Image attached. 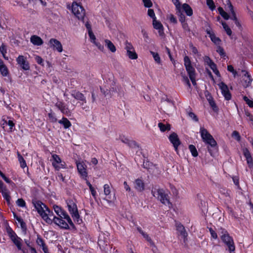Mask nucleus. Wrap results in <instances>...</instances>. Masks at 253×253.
Returning <instances> with one entry per match:
<instances>
[{
    "mask_svg": "<svg viewBox=\"0 0 253 253\" xmlns=\"http://www.w3.org/2000/svg\"><path fill=\"white\" fill-rule=\"evenodd\" d=\"M36 243L39 246L42 248L45 245L43 240L39 236H38L37 238Z\"/></svg>",
    "mask_w": 253,
    "mask_h": 253,
    "instance_id": "obj_56",
    "label": "nucleus"
},
{
    "mask_svg": "<svg viewBox=\"0 0 253 253\" xmlns=\"http://www.w3.org/2000/svg\"><path fill=\"white\" fill-rule=\"evenodd\" d=\"M104 44L106 47L112 53H115L116 50V47L114 43L109 40H104Z\"/></svg>",
    "mask_w": 253,
    "mask_h": 253,
    "instance_id": "obj_30",
    "label": "nucleus"
},
{
    "mask_svg": "<svg viewBox=\"0 0 253 253\" xmlns=\"http://www.w3.org/2000/svg\"><path fill=\"white\" fill-rule=\"evenodd\" d=\"M223 29L226 31L227 34L229 36H231L232 34V31L230 28L228 27V26L226 24L225 22L222 21L221 22Z\"/></svg>",
    "mask_w": 253,
    "mask_h": 253,
    "instance_id": "obj_44",
    "label": "nucleus"
},
{
    "mask_svg": "<svg viewBox=\"0 0 253 253\" xmlns=\"http://www.w3.org/2000/svg\"><path fill=\"white\" fill-rule=\"evenodd\" d=\"M52 208L54 212L58 216L64 218V219L67 221L70 225H73V223L69 215L63 209H62L61 207L57 205H54Z\"/></svg>",
    "mask_w": 253,
    "mask_h": 253,
    "instance_id": "obj_10",
    "label": "nucleus"
},
{
    "mask_svg": "<svg viewBox=\"0 0 253 253\" xmlns=\"http://www.w3.org/2000/svg\"><path fill=\"white\" fill-rule=\"evenodd\" d=\"M50 161L52 162V166L56 170L66 168L65 163L62 161L60 157L56 154H53L52 155Z\"/></svg>",
    "mask_w": 253,
    "mask_h": 253,
    "instance_id": "obj_8",
    "label": "nucleus"
},
{
    "mask_svg": "<svg viewBox=\"0 0 253 253\" xmlns=\"http://www.w3.org/2000/svg\"><path fill=\"white\" fill-rule=\"evenodd\" d=\"M189 149L193 157H197L198 155V152L196 147L193 145H190L189 146Z\"/></svg>",
    "mask_w": 253,
    "mask_h": 253,
    "instance_id": "obj_45",
    "label": "nucleus"
},
{
    "mask_svg": "<svg viewBox=\"0 0 253 253\" xmlns=\"http://www.w3.org/2000/svg\"><path fill=\"white\" fill-rule=\"evenodd\" d=\"M125 49L126 50V55L129 59L135 60L138 58V55L135 51L134 48L130 43L126 42Z\"/></svg>",
    "mask_w": 253,
    "mask_h": 253,
    "instance_id": "obj_13",
    "label": "nucleus"
},
{
    "mask_svg": "<svg viewBox=\"0 0 253 253\" xmlns=\"http://www.w3.org/2000/svg\"><path fill=\"white\" fill-rule=\"evenodd\" d=\"M71 9L72 13L79 20L84 21L85 16V10L84 7L76 1L73 2Z\"/></svg>",
    "mask_w": 253,
    "mask_h": 253,
    "instance_id": "obj_4",
    "label": "nucleus"
},
{
    "mask_svg": "<svg viewBox=\"0 0 253 253\" xmlns=\"http://www.w3.org/2000/svg\"><path fill=\"white\" fill-rule=\"evenodd\" d=\"M232 136L237 141H240V136L239 135V133L237 131H234L232 133Z\"/></svg>",
    "mask_w": 253,
    "mask_h": 253,
    "instance_id": "obj_60",
    "label": "nucleus"
},
{
    "mask_svg": "<svg viewBox=\"0 0 253 253\" xmlns=\"http://www.w3.org/2000/svg\"><path fill=\"white\" fill-rule=\"evenodd\" d=\"M182 9L187 16H190L193 14V10L191 7L187 3H184L181 6V9Z\"/></svg>",
    "mask_w": 253,
    "mask_h": 253,
    "instance_id": "obj_34",
    "label": "nucleus"
},
{
    "mask_svg": "<svg viewBox=\"0 0 253 253\" xmlns=\"http://www.w3.org/2000/svg\"><path fill=\"white\" fill-rule=\"evenodd\" d=\"M169 138L170 142L172 144L175 150L177 151L178 147L180 144L178 135L176 133L173 132L169 136Z\"/></svg>",
    "mask_w": 253,
    "mask_h": 253,
    "instance_id": "obj_20",
    "label": "nucleus"
},
{
    "mask_svg": "<svg viewBox=\"0 0 253 253\" xmlns=\"http://www.w3.org/2000/svg\"><path fill=\"white\" fill-rule=\"evenodd\" d=\"M152 25L153 28L158 31L159 35L160 36H163L164 35V28L161 22L157 20L156 19L152 21Z\"/></svg>",
    "mask_w": 253,
    "mask_h": 253,
    "instance_id": "obj_21",
    "label": "nucleus"
},
{
    "mask_svg": "<svg viewBox=\"0 0 253 253\" xmlns=\"http://www.w3.org/2000/svg\"><path fill=\"white\" fill-rule=\"evenodd\" d=\"M207 4L209 8L212 11H213L215 8L213 0H207Z\"/></svg>",
    "mask_w": 253,
    "mask_h": 253,
    "instance_id": "obj_49",
    "label": "nucleus"
},
{
    "mask_svg": "<svg viewBox=\"0 0 253 253\" xmlns=\"http://www.w3.org/2000/svg\"><path fill=\"white\" fill-rule=\"evenodd\" d=\"M204 61L205 64L210 66L211 64L214 63L209 56H205L204 57Z\"/></svg>",
    "mask_w": 253,
    "mask_h": 253,
    "instance_id": "obj_55",
    "label": "nucleus"
},
{
    "mask_svg": "<svg viewBox=\"0 0 253 253\" xmlns=\"http://www.w3.org/2000/svg\"><path fill=\"white\" fill-rule=\"evenodd\" d=\"M227 70L228 71L231 72L234 77L236 76L237 72L234 70V68L232 65H228L227 66Z\"/></svg>",
    "mask_w": 253,
    "mask_h": 253,
    "instance_id": "obj_61",
    "label": "nucleus"
},
{
    "mask_svg": "<svg viewBox=\"0 0 253 253\" xmlns=\"http://www.w3.org/2000/svg\"><path fill=\"white\" fill-rule=\"evenodd\" d=\"M1 125L3 128L8 126L9 128L7 131L8 132H12L14 129L15 124L13 121L10 120H7L5 119H3Z\"/></svg>",
    "mask_w": 253,
    "mask_h": 253,
    "instance_id": "obj_23",
    "label": "nucleus"
},
{
    "mask_svg": "<svg viewBox=\"0 0 253 253\" xmlns=\"http://www.w3.org/2000/svg\"><path fill=\"white\" fill-rule=\"evenodd\" d=\"M60 124L63 125L65 128H68L71 126V124L70 121L66 118H63L61 120L58 121Z\"/></svg>",
    "mask_w": 253,
    "mask_h": 253,
    "instance_id": "obj_36",
    "label": "nucleus"
},
{
    "mask_svg": "<svg viewBox=\"0 0 253 253\" xmlns=\"http://www.w3.org/2000/svg\"><path fill=\"white\" fill-rule=\"evenodd\" d=\"M0 192L2 195L3 197L6 201L8 204H10L11 198L9 195V191L8 190L5 188L0 190Z\"/></svg>",
    "mask_w": 253,
    "mask_h": 253,
    "instance_id": "obj_33",
    "label": "nucleus"
},
{
    "mask_svg": "<svg viewBox=\"0 0 253 253\" xmlns=\"http://www.w3.org/2000/svg\"><path fill=\"white\" fill-rule=\"evenodd\" d=\"M0 52H1V53L2 54L3 58L5 59H6V60H8V57L6 56V52H7L6 48V46L4 44H2L0 46Z\"/></svg>",
    "mask_w": 253,
    "mask_h": 253,
    "instance_id": "obj_42",
    "label": "nucleus"
},
{
    "mask_svg": "<svg viewBox=\"0 0 253 253\" xmlns=\"http://www.w3.org/2000/svg\"><path fill=\"white\" fill-rule=\"evenodd\" d=\"M104 194L105 196L104 200H105L109 205L114 203L116 200V197L114 193L111 192V189L108 184L104 185Z\"/></svg>",
    "mask_w": 253,
    "mask_h": 253,
    "instance_id": "obj_9",
    "label": "nucleus"
},
{
    "mask_svg": "<svg viewBox=\"0 0 253 253\" xmlns=\"http://www.w3.org/2000/svg\"><path fill=\"white\" fill-rule=\"evenodd\" d=\"M216 51L222 56H225V53L224 51V50L222 48H221L219 45H218L217 47Z\"/></svg>",
    "mask_w": 253,
    "mask_h": 253,
    "instance_id": "obj_58",
    "label": "nucleus"
},
{
    "mask_svg": "<svg viewBox=\"0 0 253 253\" xmlns=\"http://www.w3.org/2000/svg\"><path fill=\"white\" fill-rule=\"evenodd\" d=\"M48 116L49 118V120L51 123H55L57 121V119L56 118L55 115L54 113L52 112H50L48 113Z\"/></svg>",
    "mask_w": 253,
    "mask_h": 253,
    "instance_id": "obj_48",
    "label": "nucleus"
},
{
    "mask_svg": "<svg viewBox=\"0 0 253 253\" xmlns=\"http://www.w3.org/2000/svg\"><path fill=\"white\" fill-rule=\"evenodd\" d=\"M68 210L74 220L79 222V214L77 207L75 202L72 200H69L66 201Z\"/></svg>",
    "mask_w": 253,
    "mask_h": 253,
    "instance_id": "obj_7",
    "label": "nucleus"
},
{
    "mask_svg": "<svg viewBox=\"0 0 253 253\" xmlns=\"http://www.w3.org/2000/svg\"><path fill=\"white\" fill-rule=\"evenodd\" d=\"M158 126L162 132L169 131L170 129V126L169 124H165L162 123H159Z\"/></svg>",
    "mask_w": 253,
    "mask_h": 253,
    "instance_id": "obj_35",
    "label": "nucleus"
},
{
    "mask_svg": "<svg viewBox=\"0 0 253 253\" xmlns=\"http://www.w3.org/2000/svg\"><path fill=\"white\" fill-rule=\"evenodd\" d=\"M181 76L183 78V81L185 82V83L188 86H190L191 84L190 83V81L188 78V77L185 76V75H183L182 73H181Z\"/></svg>",
    "mask_w": 253,
    "mask_h": 253,
    "instance_id": "obj_57",
    "label": "nucleus"
},
{
    "mask_svg": "<svg viewBox=\"0 0 253 253\" xmlns=\"http://www.w3.org/2000/svg\"><path fill=\"white\" fill-rule=\"evenodd\" d=\"M152 193L154 197L159 200L163 204L171 209L172 207V204L169 199V192L163 189H155L152 190Z\"/></svg>",
    "mask_w": 253,
    "mask_h": 253,
    "instance_id": "obj_2",
    "label": "nucleus"
},
{
    "mask_svg": "<svg viewBox=\"0 0 253 253\" xmlns=\"http://www.w3.org/2000/svg\"><path fill=\"white\" fill-rule=\"evenodd\" d=\"M242 150L244 156L246 159V161L249 167H252L253 165V159L248 149H247V148H243Z\"/></svg>",
    "mask_w": 253,
    "mask_h": 253,
    "instance_id": "obj_24",
    "label": "nucleus"
},
{
    "mask_svg": "<svg viewBox=\"0 0 253 253\" xmlns=\"http://www.w3.org/2000/svg\"><path fill=\"white\" fill-rule=\"evenodd\" d=\"M176 227L177 231L178 232V234L181 236V237L185 240L187 234L184 226L180 223H177L176 224Z\"/></svg>",
    "mask_w": 253,
    "mask_h": 253,
    "instance_id": "obj_28",
    "label": "nucleus"
},
{
    "mask_svg": "<svg viewBox=\"0 0 253 253\" xmlns=\"http://www.w3.org/2000/svg\"><path fill=\"white\" fill-rule=\"evenodd\" d=\"M35 59L38 64L43 66V60L41 56L37 55H35Z\"/></svg>",
    "mask_w": 253,
    "mask_h": 253,
    "instance_id": "obj_52",
    "label": "nucleus"
},
{
    "mask_svg": "<svg viewBox=\"0 0 253 253\" xmlns=\"http://www.w3.org/2000/svg\"><path fill=\"white\" fill-rule=\"evenodd\" d=\"M76 165L78 170L81 176L84 178L86 177L87 175L86 166L84 162L81 160H79L76 161Z\"/></svg>",
    "mask_w": 253,
    "mask_h": 253,
    "instance_id": "obj_15",
    "label": "nucleus"
},
{
    "mask_svg": "<svg viewBox=\"0 0 253 253\" xmlns=\"http://www.w3.org/2000/svg\"><path fill=\"white\" fill-rule=\"evenodd\" d=\"M88 34L90 42L93 43L99 50L101 51H103L104 50V46L102 45L99 42L96 41L95 36L94 35L93 32L90 31L88 33Z\"/></svg>",
    "mask_w": 253,
    "mask_h": 253,
    "instance_id": "obj_18",
    "label": "nucleus"
},
{
    "mask_svg": "<svg viewBox=\"0 0 253 253\" xmlns=\"http://www.w3.org/2000/svg\"><path fill=\"white\" fill-rule=\"evenodd\" d=\"M210 68L212 70L213 72L217 76L220 77V75L219 72L217 69L216 65L214 63H213L210 66Z\"/></svg>",
    "mask_w": 253,
    "mask_h": 253,
    "instance_id": "obj_43",
    "label": "nucleus"
},
{
    "mask_svg": "<svg viewBox=\"0 0 253 253\" xmlns=\"http://www.w3.org/2000/svg\"><path fill=\"white\" fill-rule=\"evenodd\" d=\"M244 100L246 101V103L250 107H253V101L249 99L247 97L244 96Z\"/></svg>",
    "mask_w": 253,
    "mask_h": 253,
    "instance_id": "obj_59",
    "label": "nucleus"
},
{
    "mask_svg": "<svg viewBox=\"0 0 253 253\" xmlns=\"http://www.w3.org/2000/svg\"><path fill=\"white\" fill-rule=\"evenodd\" d=\"M0 73L3 77H7L9 75L8 69L1 59H0Z\"/></svg>",
    "mask_w": 253,
    "mask_h": 253,
    "instance_id": "obj_29",
    "label": "nucleus"
},
{
    "mask_svg": "<svg viewBox=\"0 0 253 253\" xmlns=\"http://www.w3.org/2000/svg\"><path fill=\"white\" fill-rule=\"evenodd\" d=\"M17 157L21 167L23 169H24L25 168L27 167L26 161L19 152H17Z\"/></svg>",
    "mask_w": 253,
    "mask_h": 253,
    "instance_id": "obj_37",
    "label": "nucleus"
},
{
    "mask_svg": "<svg viewBox=\"0 0 253 253\" xmlns=\"http://www.w3.org/2000/svg\"><path fill=\"white\" fill-rule=\"evenodd\" d=\"M176 13L177 15L179 16V21L181 22V23L182 24L185 23V17L184 15L182 13L181 11L179 13V10H177Z\"/></svg>",
    "mask_w": 253,
    "mask_h": 253,
    "instance_id": "obj_53",
    "label": "nucleus"
},
{
    "mask_svg": "<svg viewBox=\"0 0 253 253\" xmlns=\"http://www.w3.org/2000/svg\"><path fill=\"white\" fill-rule=\"evenodd\" d=\"M167 18L171 23L175 24H176L177 22L176 17L172 14H171V13L168 14L167 15Z\"/></svg>",
    "mask_w": 253,
    "mask_h": 253,
    "instance_id": "obj_41",
    "label": "nucleus"
},
{
    "mask_svg": "<svg viewBox=\"0 0 253 253\" xmlns=\"http://www.w3.org/2000/svg\"><path fill=\"white\" fill-rule=\"evenodd\" d=\"M206 32L211 38V41L216 45H220L221 40L219 38L216 37L212 30L211 29H207Z\"/></svg>",
    "mask_w": 253,
    "mask_h": 253,
    "instance_id": "obj_22",
    "label": "nucleus"
},
{
    "mask_svg": "<svg viewBox=\"0 0 253 253\" xmlns=\"http://www.w3.org/2000/svg\"><path fill=\"white\" fill-rule=\"evenodd\" d=\"M218 86L225 99L227 100H230L231 98V95L228 86L222 82L218 84Z\"/></svg>",
    "mask_w": 253,
    "mask_h": 253,
    "instance_id": "obj_16",
    "label": "nucleus"
},
{
    "mask_svg": "<svg viewBox=\"0 0 253 253\" xmlns=\"http://www.w3.org/2000/svg\"><path fill=\"white\" fill-rule=\"evenodd\" d=\"M200 133L203 141L205 143L212 147L216 146L217 143L216 141L206 128L203 127H201Z\"/></svg>",
    "mask_w": 253,
    "mask_h": 253,
    "instance_id": "obj_5",
    "label": "nucleus"
},
{
    "mask_svg": "<svg viewBox=\"0 0 253 253\" xmlns=\"http://www.w3.org/2000/svg\"><path fill=\"white\" fill-rule=\"evenodd\" d=\"M137 230L143 236V237L146 239V240H147L148 241H151V238L148 236V235L144 233L140 228H137Z\"/></svg>",
    "mask_w": 253,
    "mask_h": 253,
    "instance_id": "obj_51",
    "label": "nucleus"
},
{
    "mask_svg": "<svg viewBox=\"0 0 253 253\" xmlns=\"http://www.w3.org/2000/svg\"><path fill=\"white\" fill-rule=\"evenodd\" d=\"M123 141L125 143H128L129 146L132 148H138L139 147L137 143L133 140H129L128 139L126 138L125 140H123Z\"/></svg>",
    "mask_w": 253,
    "mask_h": 253,
    "instance_id": "obj_38",
    "label": "nucleus"
},
{
    "mask_svg": "<svg viewBox=\"0 0 253 253\" xmlns=\"http://www.w3.org/2000/svg\"><path fill=\"white\" fill-rule=\"evenodd\" d=\"M30 40V42L35 46H41L43 43L42 38L37 35H32Z\"/></svg>",
    "mask_w": 253,
    "mask_h": 253,
    "instance_id": "obj_25",
    "label": "nucleus"
},
{
    "mask_svg": "<svg viewBox=\"0 0 253 253\" xmlns=\"http://www.w3.org/2000/svg\"><path fill=\"white\" fill-rule=\"evenodd\" d=\"M49 45L50 47L54 50H57L59 52L63 51V47L61 43L57 40L52 38L49 41Z\"/></svg>",
    "mask_w": 253,
    "mask_h": 253,
    "instance_id": "obj_17",
    "label": "nucleus"
},
{
    "mask_svg": "<svg viewBox=\"0 0 253 253\" xmlns=\"http://www.w3.org/2000/svg\"><path fill=\"white\" fill-rule=\"evenodd\" d=\"M222 241L228 246L230 252L235 250V247L233 239L229 236L226 231H225L221 237Z\"/></svg>",
    "mask_w": 253,
    "mask_h": 253,
    "instance_id": "obj_11",
    "label": "nucleus"
},
{
    "mask_svg": "<svg viewBox=\"0 0 253 253\" xmlns=\"http://www.w3.org/2000/svg\"><path fill=\"white\" fill-rule=\"evenodd\" d=\"M150 53L152 55L155 61L157 63H158L159 64H161V58H160L159 54L157 52H154L152 51H150Z\"/></svg>",
    "mask_w": 253,
    "mask_h": 253,
    "instance_id": "obj_39",
    "label": "nucleus"
},
{
    "mask_svg": "<svg viewBox=\"0 0 253 253\" xmlns=\"http://www.w3.org/2000/svg\"><path fill=\"white\" fill-rule=\"evenodd\" d=\"M218 11L219 14L221 15V16L225 20H228L229 18V16L228 14V13L224 11V10L222 7H218Z\"/></svg>",
    "mask_w": 253,
    "mask_h": 253,
    "instance_id": "obj_40",
    "label": "nucleus"
},
{
    "mask_svg": "<svg viewBox=\"0 0 253 253\" xmlns=\"http://www.w3.org/2000/svg\"><path fill=\"white\" fill-rule=\"evenodd\" d=\"M144 6L145 8H151L153 6L151 0H142Z\"/></svg>",
    "mask_w": 253,
    "mask_h": 253,
    "instance_id": "obj_46",
    "label": "nucleus"
},
{
    "mask_svg": "<svg viewBox=\"0 0 253 253\" xmlns=\"http://www.w3.org/2000/svg\"><path fill=\"white\" fill-rule=\"evenodd\" d=\"M16 204L18 206L21 208H24L26 206V203L25 201L21 198L18 199L16 201Z\"/></svg>",
    "mask_w": 253,
    "mask_h": 253,
    "instance_id": "obj_50",
    "label": "nucleus"
},
{
    "mask_svg": "<svg viewBox=\"0 0 253 253\" xmlns=\"http://www.w3.org/2000/svg\"><path fill=\"white\" fill-rule=\"evenodd\" d=\"M184 65L187 74L191 81L193 84L195 85L196 73L194 67L192 65V63L189 57L185 56L184 57Z\"/></svg>",
    "mask_w": 253,
    "mask_h": 253,
    "instance_id": "obj_3",
    "label": "nucleus"
},
{
    "mask_svg": "<svg viewBox=\"0 0 253 253\" xmlns=\"http://www.w3.org/2000/svg\"><path fill=\"white\" fill-rule=\"evenodd\" d=\"M72 96L75 99L82 101L83 102L81 105H83L86 103V99L84 94L78 91H74L72 93Z\"/></svg>",
    "mask_w": 253,
    "mask_h": 253,
    "instance_id": "obj_31",
    "label": "nucleus"
},
{
    "mask_svg": "<svg viewBox=\"0 0 253 253\" xmlns=\"http://www.w3.org/2000/svg\"><path fill=\"white\" fill-rule=\"evenodd\" d=\"M16 62L18 65L24 70L28 71L30 70V65L27 60L26 57L23 55H19L16 58Z\"/></svg>",
    "mask_w": 253,
    "mask_h": 253,
    "instance_id": "obj_14",
    "label": "nucleus"
},
{
    "mask_svg": "<svg viewBox=\"0 0 253 253\" xmlns=\"http://www.w3.org/2000/svg\"><path fill=\"white\" fill-rule=\"evenodd\" d=\"M144 183L140 179H136L134 182V188L139 192H142L144 190Z\"/></svg>",
    "mask_w": 253,
    "mask_h": 253,
    "instance_id": "obj_27",
    "label": "nucleus"
},
{
    "mask_svg": "<svg viewBox=\"0 0 253 253\" xmlns=\"http://www.w3.org/2000/svg\"><path fill=\"white\" fill-rule=\"evenodd\" d=\"M108 239L105 238L104 235H100L98 241V246L101 249H105L108 243Z\"/></svg>",
    "mask_w": 253,
    "mask_h": 253,
    "instance_id": "obj_26",
    "label": "nucleus"
},
{
    "mask_svg": "<svg viewBox=\"0 0 253 253\" xmlns=\"http://www.w3.org/2000/svg\"><path fill=\"white\" fill-rule=\"evenodd\" d=\"M172 1L175 6L176 10H179V12L180 13L181 9V5L179 0H172Z\"/></svg>",
    "mask_w": 253,
    "mask_h": 253,
    "instance_id": "obj_54",
    "label": "nucleus"
},
{
    "mask_svg": "<svg viewBox=\"0 0 253 253\" xmlns=\"http://www.w3.org/2000/svg\"><path fill=\"white\" fill-rule=\"evenodd\" d=\"M0 175L2 177L3 180L8 183H10L11 181L10 179H9L8 178H7L5 175L1 172L0 171Z\"/></svg>",
    "mask_w": 253,
    "mask_h": 253,
    "instance_id": "obj_64",
    "label": "nucleus"
},
{
    "mask_svg": "<svg viewBox=\"0 0 253 253\" xmlns=\"http://www.w3.org/2000/svg\"><path fill=\"white\" fill-rule=\"evenodd\" d=\"M55 106L64 114L68 115L70 113L67 105L62 101H57Z\"/></svg>",
    "mask_w": 253,
    "mask_h": 253,
    "instance_id": "obj_19",
    "label": "nucleus"
},
{
    "mask_svg": "<svg viewBox=\"0 0 253 253\" xmlns=\"http://www.w3.org/2000/svg\"><path fill=\"white\" fill-rule=\"evenodd\" d=\"M35 208L42 219L47 224H52L51 217H53V212L43 203L41 201L33 203Z\"/></svg>",
    "mask_w": 253,
    "mask_h": 253,
    "instance_id": "obj_1",
    "label": "nucleus"
},
{
    "mask_svg": "<svg viewBox=\"0 0 253 253\" xmlns=\"http://www.w3.org/2000/svg\"><path fill=\"white\" fill-rule=\"evenodd\" d=\"M188 115L190 118H191L194 121L197 122L198 121V119L197 117V116L195 115L194 113L193 112H189L188 113Z\"/></svg>",
    "mask_w": 253,
    "mask_h": 253,
    "instance_id": "obj_63",
    "label": "nucleus"
},
{
    "mask_svg": "<svg viewBox=\"0 0 253 253\" xmlns=\"http://www.w3.org/2000/svg\"><path fill=\"white\" fill-rule=\"evenodd\" d=\"M227 4L228 7L229 8V10H230L231 14V16H232L231 19L232 20H233L235 22L238 20L236 16V14L234 10L233 6L232 5V4L229 0H227Z\"/></svg>",
    "mask_w": 253,
    "mask_h": 253,
    "instance_id": "obj_32",
    "label": "nucleus"
},
{
    "mask_svg": "<svg viewBox=\"0 0 253 253\" xmlns=\"http://www.w3.org/2000/svg\"><path fill=\"white\" fill-rule=\"evenodd\" d=\"M247 75L246 76V75H245V77L246 78H247V80H246V84H244L245 86H248L251 83V77L250 76H249L248 74H247Z\"/></svg>",
    "mask_w": 253,
    "mask_h": 253,
    "instance_id": "obj_62",
    "label": "nucleus"
},
{
    "mask_svg": "<svg viewBox=\"0 0 253 253\" xmlns=\"http://www.w3.org/2000/svg\"><path fill=\"white\" fill-rule=\"evenodd\" d=\"M51 220L52 221V223H54L61 228L67 229L69 227V224H70L64 218L54 216L53 214V217H51Z\"/></svg>",
    "mask_w": 253,
    "mask_h": 253,
    "instance_id": "obj_12",
    "label": "nucleus"
},
{
    "mask_svg": "<svg viewBox=\"0 0 253 253\" xmlns=\"http://www.w3.org/2000/svg\"><path fill=\"white\" fill-rule=\"evenodd\" d=\"M6 230L9 237L16 246L18 250L22 251L23 253H25V250L22 247V240L16 235L11 228H7Z\"/></svg>",
    "mask_w": 253,
    "mask_h": 253,
    "instance_id": "obj_6",
    "label": "nucleus"
},
{
    "mask_svg": "<svg viewBox=\"0 0 253 253\" xmlns=\"http://www.w3.org/2000/svg\"><path fill=\"white\" fill-rule=\"evenodd\" d=\"M147 14L152 19V21L157 19L154 11L152 9L148 8Z\"/></svg>",
    "mask_w": 253,
    "mask_h": 253,
    "instance_id": "obj_47",
    "label": "nucleus"
}]
</instances>
